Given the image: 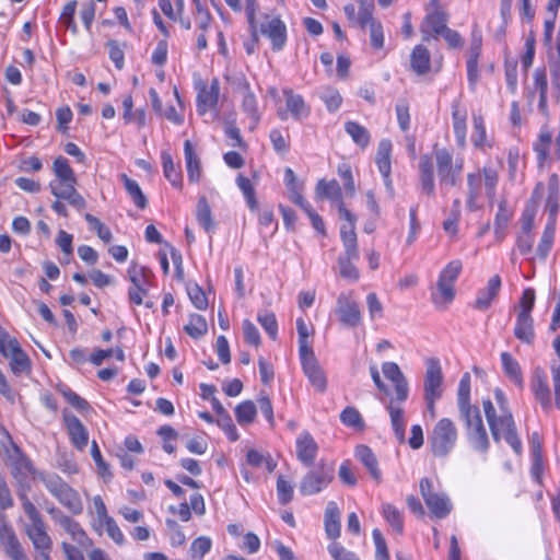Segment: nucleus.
I'll list each match as a JSON object with an SVG mask.
<instances>
[{
    "label": "nucleus",
    "instance_id": "f257e3e1",
    "mask_svg": "<svg viewBox=\"0 0 560 560\" xmlns=\"http://www.w3.org/2000/svg\"><path fill=\"white\" fill-rule=\"evenodd\" d=\"M470 374L464 373L457 389L458 410L465 421L469 443L476 451L486 453L490 442L479 408L470 404Z\"/></svg>",
    "mask_w": 560,
    "mask_h": 560
},
{
    "label": "nucleus",
    "instance_id": "f03ea898",
    "mask_svg": "<svg viewBox=\"0 0 560 560\" xmlns=\"http://www.w3.org/2000/svg\"><path fill=\"white\" fill-rule=\"evenodd\" d=\"M11 450H8V462L11 467V474L16 481L18 489L31 490L28 478L38 479V474L32 460L23 453V451L12 441L8 434Z\"/></svg>",
    "mask_w": 560,
    "mask_h": 560
},
{
    "label": "nucleus",
    "instance_id": "7ed1b4c3",
    "mask_svg": "<svg viewBox=\"0 0 560 560\" xmlns=\"http://www.w3.org/2000/svg\"><path fill=\"white\" fill-rule=\"evenodd\" d=\"M434 159L440 189L443 195H446L450 187L458 184L464 167V160L456 159L454 162L452 153L444 148L434 150Z\"/></svg>",
    "mask_w": 560,
    "mask_h": 560
},
{
    "label": "nucleus",
    "instance_id": "20e7f679",
    "mask_svg": "<svg viewBox=\"0 0 560 560\" xmlns=\"http://www.w3.org/2000/svg\"><path fill=\"white\" fill-rule=\"evenodd\" d=\"M457 429L448 418H442L429 435L431 451L436 457H445L455 446Z\"/></svg>",
    "mask_w": 560,
    "mask_h": 560
},
{
    "label": "nucleus",
    "instance_id": "39448f33",
    "mask_svg": "<svg viewBox=\"0 0 560 560\" xmlns=\"http://www.w3.org/2000/svg\"><path fill=\"white\" fill-rule=\"evenodd\" d=\"M462 271V262L453 260L441 271L438 281V291L432 293V302L439 308H445L454 296V282Z\"/></svg>",
    "mask_w": 560,
    "mask_h": 560
},
{
    "label": "nucleus",
    "instance_id": "423d86ee",
    "mask_svg": "<svg viewBox=\"0 0 560 560\" xmlns=\"http://www.w3.org/2000/svg\"><path fill=\"white\" fill-rule=\"evenodd\" d=\"M340 237L345 247V255L338 258L340 276L345 279L357 281L359 279V270L352 264L359 259V249L357 233L353 230H347L346 226L340 228Z\"/></svg>",
    "mask_w": 560,
    "mask_h": 560
},
{
    "label": "nucleus",
    "instance_id": "0eeeda50",
    "mask_svg": "<svg viewBox=\"0 0 560 560\" xmlns=\"http://www.w3.org/2000/svg\"><path fill=\"white\" fill-rule=\"evenodd\" d=\"M334 479V468L325 463L311 468L301 479L299 491L302 495H313L324 490Z\"/></svg>",
    "mask_w": 560,
    "mask_h": 560
},
{
    "label": "nucleus",
    "instance_id": "6e6552de",
    "mask_svg": "<svg viewBox=\"0 0 560 560\" xmlns=\"http://www.w3.org/2000/svg\"><path fill=\"white\" fill-rule=\"evenodd\" d=\"M489 428L495 442L503 438L517 455L522 453V442L517 435L516 425L510 411H504L494 422H491Z\"/></svg>",
    "mask_w": 560,
    "mask_h": 560
},
{
    "label": "nucleus",
    "instance_id": "1a4fd4ad",
    "mask_svg": "<svg viewBox=\"0 0 560 560\" xmlns=\"http://www.w3.org/2000/svg\"><path fill=\"white\" fill-rule=\"evenodd\" d=\"M25 533L35 550L34 560H51L52 539L47 533L46 523L28 524Z\"/></svg>",
    "mask_w": 560,
    "mask_h": 560
},
{
    "label": "nucleus",
    "instance_id": "9d476101",
    "mask_svg": "<svg viewBox=\"0 0 560 560\" xmlns=\"http://www.w3.org/2000/svg\"><path fill=\"white\" fill-rule=\"evenodd\" d=\"M77 180L62 182L51 180L49 183L50 192L57 198L66 200L71 207L78 211L86 208V201L80 192L75 189Z\"/></svg>",
    "mask_w": 560,
    "mask_h": 560
},
{
    "label": "nucleus",
    "instance_id": "9b49d317",
    "mask_svg": "<svg viewBox=\"0 0 560 560\" xmlns=\"http://www.w3.org/2000/svg\"><path fill=\"white\" fill-rule=\"evenodd\" d=\"M425 375L423 383L424 396L442 397L443 395V372L440 360L430 358L425 362Z\"/></svg>",
    "mask_w": 560,
    "mask_h": 560
},
{
    "label": "nucleus",
    "instance_id": "f8f14e48",
    "mask_svg": "<svg viewBox=\"0 0 560 560\" xmlns=\"http://www.w3.org/2000/svg\"><path fill=\"white\" fill-rule=\"evenodd\" d=\"M336 314L345 326L357 327L361 323L359 304L345 293L337 299Z\"/></svg>",
    "mask_w": 560,
    "mask_h": 560
},
{
    "label": "nucleus",
    "instance_id": "ddd939ff",
    "mask_svg": "<svg viewBox=\"0 0 560 560\" xmlns=\"http://www.w3.org/2000/svg\"><path fill=\"white\" fill-rule=\"evenodd\" d=\"M220 94V82L217 78L212 79L210 85L206 83L198 84L197 112L205 115L208 110L217 107Z\"/></svg>",
    "mask_w": 560,
    "mask_h": 560
},
{
    "label": "nucleus",
    "instance_id": "4468645a",
    "mask_svg": "<svg viewBox=\"0 0 560 560\" xmlns=\"http://www.w3.org/2000/svg\"><path fill=\"white\" fill-rule=\"evenodd\" d=\"M382 372L384 376L394 384L396 393L395 400L398 402L406 401L409 395L408 381L398 364L395 362H384L382 365Z\"/></svg>",
    "mask_w": 560,
    "mask_h": 560
},
{
    "label": "nucleus",
    "instance_id": "2eb2a0df",
    "mask_svg": "<svg viewBox=\"0 0 560 560\" xmlns=\"http://www.w3.org/2000/svg\"><path fill=\"white\" fill-rule=\"evenodd\" d=\"M259 31L270 39L273 51L283 49L287 43V26L279 16H275L266 23H262Z\"/></svg>",
    "mask_w": 560,
    "mask_h": 560
},
{
    "label": "nucleus",
    "instance_id": "dca6fc26",
    "mask_svg": "<svg viewBox=\"0 0 560 560\" xmlns=\"http://www.w3.org/2000/svg\"><path fill=\"white\" fill-rule=\"evenodd\" d=\"M530 388L534 393L536 400L539 401L545 411H549L552 407L551 393L548 385L547 375L540 366L535 368Z\"/></svg>",
    "mask_w": 560,
    "mask_h": 560
},
{
    "label": "nucleus",
    "instance_id": "f3484780",
    "mask_svg": "<svg viewBox=\"0 0 560 560\" xmlns=\"http://www.w3.org/2000/svg\"><path fill=\"white\" fill-rule=\"evenodd\" d=\"M62 418L73 446L80 451L85 448L89 442V432L81 420L67 410H63Z\"/></svg>",
    "mask_w": 560,
    "mask_h": 560
},
{
    "label": "nucleus",
    "instance_id": "a211bd4d",
    "mask_svg": "<svg viewBox=\"0 0 560 560\" xmlns=\"http://www.w3.org/2000/svg\"><path fill=\"white\" fill-rule=\"evenodd\" d=\"M0 542L3 547L5 555L11 559L15 560L19 557L25 555L24 549L19 541L13 527L4 520L0 518Z\"/></svg>",
    "mask_w": 560,
    "mask_h": 560
},
{
    "label": "nucleus",
    "instance_id": "6ab92c4d",
    "mask_svg": "<svg viewBox=\"0 0 560 560\" xmlns=\"http://www.w3.org/2000/svg\"><path fill=\"white\" fill-rule=\"evenodd\" d=\"M296 457L306 467H311L317 456L318 445L308 431L299 434L296 442Z\"/></svg>",
    "mask_w": 560,
    "mask_h": 560
},
{
    "label": "nucleus",
    "instance_id": "aec40b11",
    "mask_svg": "<svg viewBox=\"0 0 560 560\" xmlns=\"http://www.w3.org/2000/svg\"><path fill=\"white\" fill-rule=\"evenodd\" d=\"M4 358L10 360V368L13 374L21 375L31 371V360L28 355L22 350L16 339L9 342L7 355Z\"/></svg>",
    "mask_w": 560,
    "mask_h": 560
},
{
    "label": "nucleus",
    "instance_id": "412c9836",
    "mask_svg": "<svg viewBox=\"0 0 560 560\" xmlns=\"http://www.w3.org/2000/svg\"><path fill=\"white\" fill-rule=\"evenodd\" d=\"M447 14L441 10H433L423 20L421 32L423 40H429L431 34L441 35L446 28Z\"/></svg>",
    "mask_w": 560,
    "mask_h": 560
},
{
    "label": "nucleus",
    "instance_id": "4be33fe9",
    "mask_svg": "<svg viewBox=\"0 0 560 560\" xmlns=\"http://www.w3.org/2000/svg\"><path fill=\"white\" fill-rule=\"evenodd\" d=\"M500 288L501 278L498 275L491 277L487 283V287L478 292L474 307L480 311L488 310L492 301L497 298Z\"/></svg>",
    "mask_w": 560,
    "mask_h": 560
},
{
    "label": "nucleus",
    "instance_id": "5701e85b",
    "mask_svg": "<svg viewBox=\"0 0 560 560\" xmlns=\"http://www.w3.org/2000/svg\"><path fill=\"white\" fill-rule=\"evenodd\" d=\"M354 455L368 469L371 477L380 483L382 481V472L378 468V462L373 451L368 445L361 444L355 447Z\"/></svg>",
    "mask_w": 560,
    "mask_h": 560
},
{
    "label": "nucleus",
    "instance_id": "b1692460",
    "mask_svg": "<svg viewBox=\"0 0 560 560\" xmlns=\"http://www.w3.org/2000/svg\"><path fill=\"white\" fill-rule=\"evenodd\" d=\"M534 86L530 94L538 93L539 101H538V108L539 112L545 116L549 117V109L547 104V93H548V81H547V74L545 69H536L534 74Z\"/></svg>",
    "mask_w": 560,
    "mask_h": 560
},
{
    "label": "nucleus",
    "instance_id": "393cba45",
    "mask_svg": "<svg viewBox=\"0 0 560 560\" xmlns=\"http://www.w3.org/2000/svg\"><path fill=\"white\" fill-rule=\"evenodd\" d=\"M452 120L456 142L459 148H464L466 145L467 112L460 108L459 102L452 104Z\"/></svg>",
    "mask_w": 560,
    "mask_h": 560
},
{
    "label": "nucleus",
    "instance_id": "a878e982",
    "mask_svg": "<svg viewBox=\"0 0 560 560\" xmlns=\"http://www.w3.org/2000/svg\"><path fill=\"white\" fill-rule=\"evenodd\" d=\"M324 525L328 538L337 539L340 536V511L334 501L327 503L324 514Z\"/></svg>",
    "mask_w": 560,
    "mask_h": 560
},
{
    "label": "nucleus",
    "instance_id": "bb28decb",
    "mask_svg": "<svg viewBox=\"0 0 560 560\" xmlns=\"http://www.w3.org/2000/svg\"><path fill=\"white\" fill-rule=\"evenodd\" d=\"M514 336L525 345H533L535 341V328L533 316L517 315L514 326Z\"/></svg>",
    "mask_w": 560,
    "mask_h": 560
},
{
    "label": "nucleus",
    "instance_id": "cd10ccee",
    "mask_svg": "<svg viewBox=\"0 0 560 560\" xmlns=\"http://www.w3.org/2000/svg\"><path fill=\"white\" fill-rule=\"evenodd\" d=\"M410 67L418 75L427 74L431 69L430 51L422 45H417L410 55Z\"/></svg>",
    "mask_w": 560,
    "mask_h": 560
},
{
    "label": "nucleus",
    "instance_id": "c85d7f7f",
    "mask_svg": "<svg viewBox=\"0 0 560 560\" xmlns=\"http://www.w3.org/2000/svg\"><path fill=\"white\" fill-rule=\"evenodd\" d=\"M502 369L506 377L513 382L520 389L524 387V378L520 363L509 352H502Z\"/></svg>",
    "mask_w": 560,
    "mask_h": 560
},
{
    "label": "nucleus",
    "instance_id": "c756f323",
    "mask_svg": "<svg viewBox=\"0 0 560 560\" xmlns=\"http://www.w3.org/2000/svg\"><path fill=\"white\" fill-rule=\"evenodd\" d=\"M424 502L431 514L434 515L436 518H444L452 511L451 500L444 492H435Z\"/></svg>",
    "mask_w": 560,
    "mask_h": 560
},
{
    "label": "nucleus",
    "instance_id": "7c9ffc66",
    "mask_svg": "<svg viewBox=\"0 0 560 560\" xmlns=\"http://www.w3.org/2000/svg\"><path fill=\"white\" fill-rule=\"evenodd\" d=\"M184 154L186 160L187 176L190 183H198L201 177V162L189 140L184 143Z\"/></svg>",
    "mask_w": 560,
    "mask_h": 560
},
{
    "label": "nucleus",
    "instance_id": "2f4dec72",
    "mask_svg": "<svg viewBox=\"0 0 560 560\" xmlns=\"http://www.w3.org/2000/svg\"><path fill=\"white\" fill-rule=\"evenodd\" d=\"M302 369L312 386L319 393H324L327 388V380L318 361L311 360V362H305V364L302 365Z\"/></svg>",
    "mask_w": 560,
    "mask_h": 560
},
{
    "label": "nucleus",
    "instance_id": "473e14b6",
    "mask_svg": "<svg viewBox=\"0 0 560 560\" xmlns=\"http://www.w3.org/2000/svg\"><path fill=\"white\" fill-rule=\"evenodd\" d=\"M315 195L317 199H329L337 203L342 200L341 187L336 179L329 182L325 179L318 180Z\"/></svg>",
    "mask_w": 560,
    "mask_h": 560
},
{
    "label": "nucleus",
    "instance_id": "72a5a7b5",
    "mask_svg": "<svg viewBox=\"0 0 560 560\" xmlns=\"http://www.w3.org/2000/svg\"><path fill=\"white\" fill-rule=\"evenodd\" d=\"M285 104L292 117L296 120L305 118L310 114V108L306 106L303 97L294 94L292 90H284Z\"/></svg>",
    "mask_w": 560,
    "mask_h": 560
},
{
    "label": "nucleus",
    "instance_id": "f704fd0d",
    "mask_svg": "<svg viewBox=\"0 0 560 560\" xmlns=\"http://www.w3.org/2000/svg\"><path fill=\"white\" fill-rule=\"evenodd\" d=\"M242 86L244 90L242 108L253 120L250 129H254L257 126L258 121L260 120L257 101L254 93L250 91L249 83L245 79L242 81Z\"/></svg>",
    "mask_w": 560,
    "mask_h": 560
},
{
    "label": "nucleus",
    "instance_id": "c9c22d12",
    "mask_svg": "<svg viewBox=\"0 0 560 560\" xmlns=\"http://www.w3.org/2000/svg\"><path fill=\"white\" fill-rule=\"evenodd\" d=\"M482 186V175L478 171L477 173H469L467 175V208L470 211H476L478 209L477 200L481 194Z\"/></svg>",
    "mask_w": 560,
    "mask_h": 560
},
{
    "label": "nucleus",
    "instance_id": "e433bc0d",
    "mask_svg": "<svg viewBox=\"0 0 560 560\" xmlns=\"http://www.w3.org/2000/svg\"><path fill=\"white\" fill-rule=\"evenodd\" d=\"M386 409L390 417V423L394 430V433L397 440L400 443L405 442V427L406 421L404 418V409L399 406H396L394 400L392 399L389 404L386 406Z\"/></svg>",
    "mask_w": 560,
    "mask_h": 560
},
{
    "label": "nucleus",
    "instance_id": "4c0bfd02",
    "mask_svg": "<svg viewBox=\"0 0 560 560\" xmlns=\"http://www.w3.org/2000/svg\"><path fill=\"white\" fill-rule=\"evenodd\" d=\"M390 153H392V142L388 139H383L380 141L377 147V152L375 156V162L377 168L383 177H388L392 171L390 166Z\"/></svg>",
    "mask_w": 560,
    "mask_h": 560
},
{
    "label": "nucleus",
    "instance_id": "58836bf2",
    "mask_svg": "<svg viewBox=\"0 0 560 560\" xmlns=\"http://www.w3.org/2000/svg\"><path fill=\"white\" fill-rule=\"evenodd\" d=\"M161 159H162L164 176L166 177L167 180H170V183L174 187L180 188L183 185V176H182L180 167L175 166L172 155L166 151H163L161 153Z\"/></svg>",
    "mask_w": 560,
    "mask_h": 560
},
{
    "label": "nucleus",
    "instance_id": "ea45409f",
    "mask_svg": "<svg viewBox=\"0 0 560 560\" xmlns=\"http://www.w3.org/2000/svg\"><path fill=\"white\" fill-rule=\"evenodd\" d=\"M38 480H40L46 489L49 491L51 495H54L57 500L65 494L66 489L70 486L63 481V479L56 474H38Z\"/></svg>",
    "mask_w": 560,
    "mask_h": 560
},
{
    "label": "nucleus",
    "instance_id": "a19ab883",
    "mask_svg": "<svg viewBox=\"0 0 560 560\" xmlns=\"http://www.w3.org/2000/svg\"><path fill=\"white\" fill-rule=\"evenodd\" d=\"M38 480H40L46 489L49 491L51 495H54L57 500L65 494L66 489L70 486L63 481V479L56 474H38Z\"/></svg>",
    "mask_w": 560,
    "mask_h": 560
},
{
    "label": "nucleus",
    "instance_id": "79ce46f5",
    "mask_svg": "<svg viewBox=\"0 0 560 560\" xmlns=\"http://www.w3.org/2000/svg\"><path fill=\"white\" fill-rule=\"evenodd\" d=\"M512 218V211L508 207L505 199L501 200L498 205V212L494 219V233L498 241H502L505 236V229Z\"/></svg>",
    "mask_w": 560,
    "mask_h": 560
},
{
    "label": "nucleus",
    "instance_id": "37998d69",
    "mask_svg": "<svg viewBox=\"0 0 560 560\" xmlns=\"http://www.w3.org/2000/svg\"><path fill=\"white\" fill-rule=\"evenodd\" d=\"M345 130L360 148L365 149L369 145L371 136L365 127L357 121H347L345 124Z\"/></svg>",
    "mask_w": 560,
    "mask_h": 560
},
{
    "label": "nucleus",
    "instance_id": "c03bdc74",
    "mask_svg": "<svg viewBox=\"0 0 560 560\" xmlns=\"http://www.w3.org/2000/svg\"><path fill=\"white\" fill-rule=\"evenodd\" d=\"M196 218L206 232H212L215 224L212 219L211 208L206 197H200L197 203Z\"/></svg>",
    "mask_w": 560,
    "mask_h": 560
},
{
    "label": "nucleus",
    "instance_id": "a18cd8bd",
    "mask_svg": "<svg viewBox=\"0 0 560 560\" xmlns=\"http://www.w3.org/2000/svg\"><path fill=\"white\" fill-rule=\"evenodd\" d=\"M120 179L122 180L125 189L133 200L135 205L139 209H144L148 205V200L139 184L135 179L129 178L126 174H121Z\"/></svg>",
    "mask_w": 560,
    "mask_h": 560
},
{
    "label": "nucleus",
    "instance_id": "49530a36",
    "mask_svg": "<svg viewBox=\"0 0 560 560\" xmlns=\"http://www.w3.org/2000/svg\"><path fill=\"white\" fill-rule=\"evenodd\" d=\"M556 225L552 222H547L539 244L537 246V256L541 260H546L553 245Z\"/></svg>",
    "mask_w": 560,
    "mask_h": 560
},
{
    "label": "nucleus",
    "instance_id": "de8ad7c7",
    "mask_svg": "<svg viewBox=\"0 0 560 560\" xmlns=\"http://www.w3.org/2000/svg\"><path fill=\"white\" fill-rule=\"evenodd\" d=\"M552 142V133L547 126H544L539 132L537 141L534 143V150L537 153L539 162H545L549 156V149Z\"/></svg>",
    "mask_w": 560,
    "mask_h": 560
},
{
    "label": "nucleus",
    "instance_id": "09e8293b",
    "mask_svg": "<svg viewBox=\"0 0 560 560\" xmlns=\"http://www.w3.org/2000/svg\"><path fill=\"white\" fill-rule=\"evenodd\" d=\"M59 503L68 509L72 514L78 515L83 511V503L79 493L71 487L66 489L65 494L58 499Z\"/></svg>",
    "mask_w": 560,
    "mask_h": 560
},
{
    "label": "nucleus",
    "instance_id": "8fccbe9b",
    "mask_svg": "<svg viewBox=\"0 0 560 560\" xmlns=\"http://www.w3.org/2000/svg\"><path fill=\"white\" fill-rule=\"evenodd\" d=\"M184 330L191 338L198 339L208 331L207 320L202 315L191 314L188 324L184 327Z\"/></svg>",
    "mask_w": 560,
    "mask_h": 560
},
{
    "label": "nucleus",
    "instance_id": "3c124183",
    "mask_svg": "<svg viewBox=\"0 0 560 560\" xmlns=\"http://www.w3.org/2000/svg\"><path fill=\"white\" fill-rule=\"evenodd\" d=\"M54 180H62V182H73L77 180L75 174L71 168L69 161L63 156H58L55 159L54 164Z\"/></svg>",
    "mask_w": 560,
    "mask_h": 560
},
{
    "label": "nucleus",
    "instance_id": "603ef678",
    "mask_svg": "<svg viewBox=\"0 0 560 560\" xmlns=\"http://www.w3.org/2000/svg\"><path fill=\"white\" fill-rule=\"evenodd\" d=\"M382 513L387 523L393 527L397 534L404 532V521L399 510L390 503H384Z\"/></svg>",
    "mask_w": 560,
    "mask_h": 560
},
{
    "label": "nucleus",
    "instance_id": "864d4df0",
    "mask_svg": "<svg viewBox=\"0 0 560 560\" xmlns=\"http://www.w3.org/2000/svg\"><path fill=\"white\" fill-rule=\"evenodd\" d=\"M257 409L252 400H245L236 406L235 417L241 425L250 424L256 417Z\"/></svg>",
    "mask_w": 560,
    "mask_h": 560
},
{
    "label": "nucleus",
    "instance_id": "5fc2aeb1",
    "mask_svg": "<svg viewBox=\"0 0 560 560\" xmlns=\"http://www.w3.org/2000/svg\"><path fill=\"white\" fill-rule=\"evenodd\" d=\"M28 491L30 490H24L23 488L18 489V495H19V499L22 501V506H23L24 513L27 515V517L30 520V524L42 523V522H44V520H43L40 513L38 512V510L36 509V506L30 501V499L27 497Z\"/></svg>",
    "mask_w": 560,
    "mask_h": 560
},
{
    "label": "nucleus",
    "instance_id": "6e6d98bb",
    "mask_svg": "<svg viewBox=\"0 0 560 560\" xmlns=\"http://www.w3.org/2000/svg\"><path fill=\"white\" fill-rule=\"evenodd\" d=\"M212 541L207 536L196 538L189 549L190 560H202L205 555L211 549Z\"/></svg>",
    "mask_w": 560,
    "mask_h": 560
},
{
    "label": "nucleus",
    "instance_id": "4d7b16f0",
    "mask_svg": "<svg viewBox=\"0 0 560 560\" xmlns=\"http://www.w3.org/2000/svg\"><path fill=\"white\" fill-rule=\"evenodd\" d=\"M236 184H237L238 188L242 190L250 210H256L258 208V202H257V199L255 196V189H254L249 178L240 174L236 178Z\"/></svg>",
    "mask_w": 560,
    "mask_h": 560
},
{
    "label": "nucleus",
    "instance_id": "13d9d810",
    "mask_svg": "<svg viewBox=\"0 0 560 560\" xmlns=\"http://www.w3.org/2000/svg\"><path fill=\"white\" fill-rule=\"evenodd\" d=\"M559 209V188L552 185H548V197L546 200V210L549 213L548 222H552L556 225L557 213Z\"/></svg>",
    "mask_w": 560,
    "mask_h": 560
},
{
    "label": "nucleus",
    "instance_id": "bf43d9fd",
    "mask_svg": "<svg viewBox=\"0 0 560 560\" xmlns=\"http://www.w3.org/2000/svg\"><path fill=\"white\" fill-rule=\"evenodd\" d=\"M537 201L532 198L527 203L522 213L521 223H522V232L532 233L534 229V221L537 212Z\"/></svg>",
    "mask_w": 560,
    "mask_h": 560
},
{
    "label": "nucleus",
    "instance_id": "052dcab7",
    "mask_svg": "<svg viewBox=\"0 0 560 560\" xmlns=\"http://www.w3.org/2000/svg\"><path fill=\"white\" fill-rule=\"evenodd\" d=\"M341 422L350 428L357 430L364 429V421L360 415V412L354 407H347L340 413Z\"/></svg>",
    "mask_w": 560,
    "mask_h": 560
},
{
    "label": "nucleus",
    "instance_id": "680f3d73",
    "mask_svg": "<svg viewBox=\"0 0 560 560\" xmlns=\"http://www.w3.org/2000/svg\"><path fill=\"white\" fill-rule=\"evenodd\" d=\"M360 2V9L358 12L357 23L361 28L370 26L373 22H376L373 18V2L372 0H362Z\"/></svg>",
    "mask_w": 560,
    "mask_h": 560
},
{
    "label": "nucleus",
    "instance_id": "e2e57ef3",
    "mask_svg": "<svg viewBox=\"0 0 560 560\" xmlns=\"http://www.w3.org/2000/svg\"><path fill=\"white\" fill-rule=\"evenodd\" d=\"M472 121H474V136H472L474 145L477 148H482L487 141V133H486L483 117L481 115L474 114Z\"/></svg>",
    "mask_w": 560,
    "mask_h": 560
},
{
    "label": "nucleus",
    "instance_id": "0e129e2a",
    "mask_svg": "<svg viewBox=\"0 0 560 560\" xmlns=\"http://www.w3.org/2000/svg\"><path fill=\"white\" fill-rule=\"evenodd\" d=\"M84 219L90 224V226L97 233L98 237L105 242L109 243L113 238L110 230L105 226L96 217L91 213H85Z\"/></svg>",
    "mask_w": 560,
    "mask_h": 560
},
{
    "label": "nucleus",
    "instance_id": "69168bd1",
    "mask_svg": "<svg viewBox=\"0 0 560 560\" xmlns=\"http://www.w3.org/2000/svg\"><path fill=\"white\" fill-rule=\"evenodd\" d=\"M257 320L269 335V337L271 339H276L278 334V324L275 314L271 312L258 314Z\"/></svg>",
    "mask_w": 560,
    "mask_h": 560
},
{
    "label": "nucleus",
    "instance_id": "338daca9",
    "mask_svg": "<svg viewBox=\"0 0 560 560\" xmlns=\"http://www.w3.org/2000/svg\"><path fill=\"white\" fill-rule=\"evenodd\" d=\"M372 536L375 544V559L389 560L387 544L381 530L377 528L373 529Z\"/></svg>",
    "mask_w": 560,
    "mask_h": 560
},
{
    "label": "nucleus",
    "instance_id": "774afa93",
    "mask_svg": "<svg viewBox=\"0 0 560 560\" xmlns=\"http://www.w3.org/2000/svg\"><path fill=\"white\" fill-rule=\"evenodd\" d=\"M328 551L335 560H360L354 552L347 550L338 542L330 544L328 546Z\"/></svg>",
    "mask_w": 560,
    "mask_h": 560
}]
</instances>
